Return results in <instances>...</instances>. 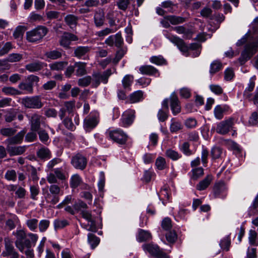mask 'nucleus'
Returning <instances> with one entry per match:
<instances>
[{"instance_id": "f257e3e1", "label": "nucleus", "mask_w": 258, "mask_h": 258, "mask_svg": "<svg viewBox=\"0 0 258 258\" xmlns=\"http://www.w3.org/2000/svg\"><path fill=\"white\" fill-rule=\"evenodd\" d=\"M48 31V29L45 26H39L26 33L27 40L32 43L39 41L46 35Z\"/></svg>"}, {"instance_id": "f03ea898", "label": "nucleus", "mask_w": 258, "mask_h": 258, "mask_svg": "<svg viewBox=\"0 0 258 258\" xmlns=\"http://www.w3.org/2000/svg\"><path fill=\"white\" fill-rule=\"evenodd\" d=\"M111 74V70L110 69H107L102 73H94L92 74V87L97 88L100 84L101 82L103 84H107L108 78Z\"/></svg>"}, {"instance_id": "7ed1b4c3", "label": "nucleus", "mask_w": 258, "mask_h": 258, "mask_svg": "<svg viewBox=\"0 0 258 258\" xmlns=\"http://www.w3.org/2000/svg\"><path fill=\"white\" fill-rule=\"evenodd\" d=\"M5 249L1 255L3 257L10 256V258H19V254L13 245V240L9 237L4 238Z\"/></svg>"}, {"instance_id": "20e7f679", "label": "nucleus", "mask_w": 258, "mask_h": 258, "mask_svg": "<svg viewBox=\"0 0 258 258\" xmlns=\"http://www.w3.org/2000/svg\"><path fill=\"white\" fill-rule=\"evenodd\" d=\"M21 103L25 108L29 109H40L43 105L38 96L23 98L22 99Z\"/></svg>"}, {"instance_id": "39448f33", "label": "nucleus", "mask_w": 258, "mask_h": 258, "mask_svg": "<svg viewBox=\"0 0 258 258\" xmlns=\"http://www.w3.org/2000/svg\"><path fill=\"white\" fill-rule=\"evenodd\" d=\"M258 47V40L256 42L247 44L244 50L242 52L239 60L241 64L249 59L255 52Z\"/></svg>"}, {"instance_id": "423d86ee", "label": "nucleus", "mask_w": 258, "mask_h": 258, "mask_svg": "<svg viewBox=\"0 0 258 258\" xmlns=\"http://www.w3.org/2000/svg\"><path fill=\"white\" fill-rule=\"evenodd\" d=\"M49 192L45 197L47 203L55 205L59 202L60 188L56 184H52L49 187Z\"/></svg>"}, {"instance_id": "0eeeda50", "label": "nucleus", "mask_w": 258, "mask_h": 258, "mask_svg": "<svg viewBox=\"0 0 258 258\" xmlns=\"http://www.w3.org/2000/svg\"><path fill=\"white\" fill-rule=\"evenodd\" d=\"M30 123V129L33 132H38L40 129L41 125L45 126V118L37 113L33 114L29 118Z\"/></svg>"}, {"instance_id": "6e6552de", "label": "nucleus", "mask_w": 258, "mask_h": 258, "mask_svg": "<svg viewBox=\"0 0 258 258\" xmlns=\"http://www.w3.org/2000/svg\"><path fill=\"white\" fill-rule=\"evenodd\" d=\"M143 248L144 250L147 251L151 255L156 258H169V256L157 245L146 244L143 245Z\"/></svg>"}, {"instance_id": "1a4fd4ad", "label": "nucleus", "mask_w": 258, "mask_h": 258, "mask_svg": "<svg viewBox=\"0 0 258 258\" xmlns=\"http://www.w3.org/2000/svg\"><path fill=\"white\" fill-rule=\"evenodd\" d=\"M87 162L86 157L83 154L78 153L72 157L71 163L76 169L83 170L86 167Z\"/></svg>"}, {"instance_id": "9d476101", "label": "nucleus", "mask_w": 258, "mask_h": 258, "mask_svg": "<svg viewBox=\"0 0 258 258\" xmlns=\"http://www.w3.org/2000/svg\"><path fill=\"white\" fill-rule=\"evenodd\" d=\"M227 187L223 181L216 182L213 187V194L216 198H225L227 196Z\"/></svg>"}, {"instance_id": "9b49d317", "label": "nucleus", "mask_w": 258, "mask_h": 258, "mask_svg": "<svg viewBox=\"0 0 258 258\" xmlns=\"http://www.w3.org/2000/svg\"><path fill=\"white\" fill-rule=\"evenodd\" d=\"M108 134L110 139L119 144H125L127 140V135L120 130L109 131Z\"/></svg>"}, {"instance_id": "f8f14e48", "label": "nucleus", "mask_w": 258, "mask_h": 258, "mask_svg": "<svg viewBox=\"0 0 258 258\" xmlns=\"http://www.w3.org/2000/svg\"><path fill=\"white\" fill-rule=\"evenodd\" d=\"M165 36L171 42L176 45L178 49L182 52H187L188 50V47L184 41L179 37L173 35L166 31Z\"/></svg>"}, {"instance_id": "ddd939ff", "label": "nucleus", "mask_w": 258, "mask_h": 258, "mask_svg": "<svg viewBox=\"0 0 258 258\" xmlns=\"http://www.w3.org/2000/svg\"><path fill=\"white\" fill-rule=\"evenodd\" d=\"M234 124V118L230 117L220 122L217 126L216 132L221 135L227 134Z\"/></svg>"}, {"instance_id": "4468645a", "label": "nucleus", "mask_w": 258, "mask_h": 258, "mask_svg": "<svg viewBox=\"0 0 258 258\" xmlns=\"http://www.w3.org/2000/svg\"><path fill=\"white\" fill-rule=\"evenodd\" d=\"M78 40V37L71 33H64L61 37L59 40L60 45L63 47L69 49L72 41H75Z\"/></svg>"}, {"instance_id": "2eb2a0df", "label": "nucleus", "mask_w": 258, "mask_h": 258, "mask_svg": "<svg viewBox=\"0 0 258 258\" xmlns=\"http://www.w3.org/2000/svg\"><path fill=\"white\" fill-rule=\"evenodd\" d=\"M105 21V13L101 9L96 10L94 15V22L97 27L103 26Z\"/></svg>"}, {"instance_id": "dca6fc26", "label": "nucleus", "mask_w": 258, "mask_h": 258, "mask_svg": "<svg viewBox=\"0 0 258 258\" xmlns=\"http://www.w3.org/2000/svg\"><path fill=\"white\" fill-rule=\"evenodd\" d=\"M74 56L79 59L83 58L90 51V47L87 46H79L74 49Z\"/></svg>"}, {"instance_id": "f3484780", "label": "nucleus", "mask_w": 258, "mask_h": 258, "mask_svg": "<svg viewBox=\"0 0 258 258\" xmlns=\"http://www.w3.org/2000/svg\"><path fill=\"white\" fill-rule=\"evenodd\" d=\"M134 118V111H131L124 112L121 118L122 126L127 127L133 123Z\"/></svg>"}, {"instance_id": "a211bd4d", "label": "nucleus", "mask_w": 258, "mask_h": 258, "mask_svg": "<svg viewBox=\"0 0 258 258\" xmlns=\"http://www.w3.org/2000/svg\"><path fill=\"white\" fill-rule=\"evenodd\" d=\"M170 107L174 115H176L181 111L179 101L175 95H172L170 97Z\"/></svg>"}, {"instance_id": "6ab92c4d", "label": "nucleus", "mask_w": 258, "mask_h": 258, "mask_svg": "<svg viewBox=\"0 0 258 258\" xmlns=\"http://www.w3.org/2000/svg\"><path fill=\"white\" fill-rule=\"evenodd\" d=\"M45 65L44 62L40 61H36L27 64L26 65L25 68L30 72H34L41 70Z\"/></svg>"}, {"instance_id": "aec40b11", "label": "nucleus", "mask_w": 258, "mask_h": 258, "mask_svg": "<svg viewBox=\"0 0 258 258\" xmlns=\"http://www.w3.org/2000/svg\"><path fill=\"white\" fill-rule=\"evenodd\" d=\"M86 65V62L81 61L76 62L74 63L76 76L80 77L87 74Z\"/></svg>"}, {"instance_id": "412c9836", "label": "nucleus", "mask_w": 258, "mask_h": 258, "mask_svg": "<svg viewBox=\"0 0 258 258\" xmlns=\"http://www.w3.org/2000/svg\"><path fill=\"white\" fill-rule=\"evenodd\" d=\"M152 238L151 233L142 229H139L137 236V240L140 242H144L150 240Z\"/></svg>"}, {"instance_id": "4be33fe9", "label": "nucleus", "mask_w": 258, "mask_h": 258, "mask_svg": "<svg viewBox=\"0 0 258 258\" xmlns=\"http://www.w3.org/2000/svg\"><path fill=\"white\" fill-rule=\"evenodd\" d=\"M229 107L227 105H217L214 110L215 117L218 119H221L224 116L225 112L228 110Z\"/></svg>"}, {"instance_id": "5701e85b", "label": "nucleus", "mask_w": 258, "mask_h": 258, "mask_svg": "<svg viewBox=\"0 0 258 258\" xmlns=\"http://www.w3.org/2000/svg\"><path fill=\"white\" fill-rule=\"evenodd\" d=\"M25 134L26 131L23 130L20 132L18 133L14 137L8 139L7 141L9 143V144L11 145L20 144L22 142L24 136Z\"/></svg>"}, {"instance_id": "b1692460", "label": "nucleus", "mask_w": 258, "mask_h": 258, "mask_svg": "<svg viewBox=\"0 0 258 258\" xmlns=\"http://www.w3.org/2000/svg\"><path fill=\"white\" fill-rule=\"evenodd\" d=\"M140 72L144 75H154L158 73V70L152 66H143L139 68Z\"/></svg>"}, {"instance_id": "393cba45", "label": "nucleus", "mask_w": 258, "mask_h": 258, "mask_svg": "<svg viewBox=\"0 0 258 258\" xmlns=\"http://www.w3.org/2000/svg\"><path fill=\"white\" fill-rule=\"evenodd\" d=\"M212 180V176L207 175L203 180L201 181L197 185V188L199 190H203L207 188Z\"/></svg>"}, {"instance_id": "a878e982", "label": "nucleus", "mask_w": 258, "mask_h": 258, "mask_svg": "<svg viewBox=\"0 0 258 258\" xmlns=\"http://www.w3.org/2000/svg\"><path fill=\"white\" fill-rule=\"evenodd\" d=\"M25 150V146L8 147L7 148V151L11 156L22 154Z\"/></svg>"}, {"instance_id": "bb28decb", "label": "nucleus", "mask_w": 258, "mask_h": 258, "mask_svg": "<svg viewBox=\"0 0 258 258\" xmlns=\"http://www.w3.org/2000/svg\"><path fill=\"white\" fill-rule=\"evenodd\" d=\"M166 18L169 20V22L172 25H178L185 22L186 19L185 18L177 16L174 15H168L166 16Z\"/></svg>"}, {"instance_id": "cd10ccee", "label": "nucleus", "mask_w": 258, "mask_h": 258, "mask_svg": "<svg viewBox=\"0 0 258 258\" xmlns=\"http://www.w3.org/2000/svg\"><path fill=\"white\" fill-rule=\"evenodd\" d=\"M16 240L15 241V245L16 247L21 246L22 241H23L27 236L25 232L23 230L17 231L16 232Z\"/></svg>"}, {"instance_id": "c85d7f7f", "label": "nucleus", "mask_w": 258, "mask_h": 258, "mask_svg": "<svg viewBox=\"0 0 258 258\" xmlns=\"http://www.w3.org/2000/svg\"><path fill=\"white\" fill-rule=\"evenodd\" d=\"M254 86V82L250 80L248 87L245 89L243 93V96L245 99L249 100L252 98V94L251 92L253 90Z\"/></svg>"}, {"instance_id": "c756f323", "label": "nucleus", "mask_w": 258, "mask_h": 258, "mask_svg": "<svg viewBox=\"0 0 258 258\" xmlns=\"http://www.w3.org/2000/svg\"><path fill=\"white\" fill-rule=\"evenodd\" d=\"M143 96V92L142 91H137L132 93L130 95V102L134 103L140 101Z\"/></svg>"}, {"instance_id": "7c9ffc66", "label": "nucleus", "mask_w": 258, "mask_h": 258, "mask_svg": "<svg viewBox=\"0 0 258 258\" xmlns=\"http://www.w3.org/2000/svg\"><path fill=\"white\" fill-rule=\"evenodd\" d=\"M2 91L6 95H20L22 92L12 87H4L2 89Z\"/></svg>"}, {"instance_id": "2f4dec72", "label": "nucleus", "mask_w": 258, "mask_h": 258, "mask_svg": "<svg viewBox=\"0 0 258 258\" xmlns=\"http://www.w3.org/2000/svg\"><path fill=\"white\" fill-rule=\"evenodd\" d=\"M78 18L74 15H68L64 18V21L68 25L72 28L77 24Z\"/></svg>"}, {"instance_id": "473e14b6", "label": "nucleus", "mask_w": 258, "mask_h": 258, "mask_svg": "<svg viewBox=\"0 0 258 258\" xmlns=\"http://www.w3.org/2000/svg\"><path fill=\"white\" fill-rule=\"evenodd\" d=\"M17 111L14 109H11L6 112L5 115V121L7 122H11L16 118Z\"/></svg>"}, {"instance_id": "72a5a7b5", "label": "nucleus", "mask_w": 258, "mask_h": 258, "mask_svg": "<svg viewBox=\"0 0 258 258\" xmlns=\"http://www.w3.org/2000/svg\"><path fill=\"white\" fill-rule=\"evenodd\" d=\"M68 64L67 61H57L49 65L50 68L53 71H61Z\"/></svg>"}, {"instance_id": "f704fd0d", "label": "nucleus", "mask_w": 258, "mask_h": 258, "mask_svg": "<svg viewBox=\"0 0 258 258\" xmlns=\"http://www.w3.org/2000/svg\"><path fill=\"white\" fill-rule=\"evenodd\" d=\"M165 155L172 160H177L181 157V155L179 154L177 151L169 149L166 151Z\"/></svg>"}, {"instance_id": "c9c22d12", "label": "nucleus", "mask_w": 258, "mask_h": 258, "mask_svg": "<svg viewBox=\"0 0 258 258\" xmlns=\"http://www.w3.org/2000/svg\"><path fill=\"white\" fill-rule=\"evenodd\" d=\"M26 224L30 230L34 231L38 227V220L36 218H31L26 221Z\"/></svg>"}, {"instance_id": "e433bc0d", "label": "nucleus", "mask_w": 258, "mask_h": 258, "mask_svg": "<svg viewBox=\"0 0 258 258\" xmlns=\"http://www.w3.org/2000/svg\"><path fill=\"white\" fill-rule=\"evenodd\" d=\"M25 81L31 86V88H33V86L38 85V83L39 81V78L37 76L31 75L26 78Z\"/></svg>"}, {"instance_id": "4c0bfd02", "label": "nucleus", "mask_w": 258, "mask_h": 258, "mask_svg": "<svg viewBox=\"0 0 258 258\" xmlns=\"http://www.w3.org/2000/svg\"><path fill=\"white\" fill-rule=\"evenodd\" d=\"M88 241L92 247L94 248L99 243L100 240L98 237L92 233H89L88 235Z\"/></svg>"}, {"instance_id": "58836bf2", "label": "nucleus", "mask_w": 258, "mask_h": 258, "mask_svg": "<svg viewBox=\"0 0 258 258\" xmlns=\"http://www.w3.org/2000/svg\"><path fill=\"white\" fill-rule=\"evenodd\" d=\"M25 31V27L22 26H18L14 31L13 36L15 39H21Z\"/></svg>"}, {"instance_id": "ea45409f", "label": "nucleus", "mask_w": 258, "mask_h": 258, "mask_svg": "<svg viewBox=\"0 0 258 258\" xmlns=\"http://www.w3.org/2000/svg\"><path fill=\"white\" fill-rule=\"evenodd\" d=\"M45 55L47 58L51 59H56L61 57V53L56 50L47 51L45 53Z\"/></svg>"}, {"instance_id": "a19ab883", "label": "nucleus", "mask_w": 258, "mask_h": 258, "mask_svg": "<svg viewBox=\"0 0 258 258\" xmlns=\"http://www.w3.org/2000/svg\"><path fill=\"white\" fill-rule=\"evenodd\" d=\"M92 83V77L88 76L79 79L78 81V84L81 87H87L91 83Z\"/></svg>"}, {"instance_id": "79ce46f5", "label": "nucleus", "mask_w": 258, "mask_h": 258, "mask_svg": "<svg viewBox=\"0 0 258 258\" xmlns=\"http://www.w3.org/2000/svg\"><path fill=\"white\" fill-rule=\"evenodd\" d=\"M157 168L162 170L166 168L167 165L165 159L162 157H159L157 158L155 162Z\"/></svg>"}, {"instance_id": "37998d69", "label": "nucleus", "mask_w": 258, "mask_h": 258, "mask_svg": "<svg viewBox=\"0 0 258 258\" xmlns=\"http://www.w3.org/2000/svg\"><path fill=\"white\" fill-rule=\"evenodd\" d=\"M150 60L151 62L157 65H163L167 63L166 60L161 55L152 56Z\"/></svg>"}, {"instance_id": "c03bdc74", "label": "nucleus", "mask_w": 258, "mask_h": 258, "mask_svg": "<svg viewBox=\"0 0 258 258\" xmlns=\"http://www.w3.org/2000/svg\"><path fill=\"white\" fill-rule=\"evenodd\" d=\"M50 225V221L48 220L43 219L38 222V228L40 232H45Z\"/></svg>"}, {"instance_id": "a18cd8bd", "label": "nucleus", "mask_w": 258, "mask_h": 258, "mask_svg": "<svg viewBox=\"0 0 258 258\" xmlns=\"http://www.w3.org/2000/svg\"><path fill=\"white\" fill-rule=\"evenodd\" d=\"M97 124V119L95 117H90L85 119V125L86 127L92 128Z\"/></svg>"}, {"instance_id": "49530a36", "label": "nucleus", "mask_w": 258, "mask_h": 258, "mask_svg": "<svg viewBox=\"0 0 258 258\" xmlns=\"http://www.w3.org/2000/svg\"><path fill=\"white\" fill-rule=\"evenodd\" d=\"M116 6H117L119 10H122L123 11H125L130 4V0H117L116 2Z\"/></svg>"}, {"instance_id": "de8ad7c7", "label": "nucleus", "mask_w": 258, "mask_h": 258, "mask_svg": "<svg viewBox=\"0 0 258 258\" xmlns=\"http://www.w3.org/2000/svg\"><path fill=\"white\" fill-rule=\"evenodd\" d=\"M222 67V63L220 61L215 60L211 64L210 73L211 74H214L219 71L221 69Z\"/></svg>"}, {"instance_id": "09e8293b", "label": "nucleus", "mask_w": 258, "mask_h": 258, "mask_svg": "<svg viewBox=\"0 0 258 258\" xmlns=\"http://www.w3.org/2000/svg\"><path fill=\"white\" fill-rule=\"evenodd\" d=\"M134 80V77L130 75H126L122 79V83L124 89L129 88Z\"/></svg>"}, {"instance_id": "8fccbe9b", "label": "nucleus", "mask_w": 258, "mask_h": 258, "mask_svg": "<svg viewBox=\"0 0 258 258\" xmlns=\"http://www.w3.org/2000/svg\"><path fill=\"white\" fill-rule=\"evenodd\" d=\"M172 221L170 218L166 217L161 222V227L164 230L168 231L172 228Z\"/></svg>"}, {"instance_id": "3c124183", "label": "nucleus", "mask_w": 258, "mask_h": 258, "mask_svg": "<svg viewBox=\"0 0 258 258\" xmlns=\"http://www.w3.org/2000/svg\"><path fill=\"white\" fill-rule=\"evenodd\" d=\"M172 123L170 125V131L172 133L176 132L179 130L182 129V125L181 122L179 121H175L174 118L171 120Z\"/></svg>"}, {"instance_id": "603ef678", "label": "nucleus", "mask_w": 258, "mask_h": 258, "mask_svg": "<svg viewBox=\"0 0 258 258\" xmlns=\"http://www.w3.org/2000/svg\"><path fill=\"white\" fill-rule=\"evenodd\" d=\"M73 208L75 211L79 212L88 208L87 205L82 201H79L73 205Z\"/></svg>"}, {"instance_id": "864d4df0", "label": "nucleus", "mask_w": 258, "mask_h": 258, "mask_svg": "<svg viewBox=\"0 0 258 258\" xmlns=\"http://www.w3.org/2000/svg\"><path fill=\"white\" fill-rule=\"evenodd\" d=\"M69 225V222L67 220L56 219L54 221V227L55 229L63 228Z\"/></svg>"}, {"instance_id": "5fc2aeb1", "label": "nucleus", "mask_w": 258, "mask_h": 258, "mask_svg": "<svg viewBox=\"0 0 258 258\" xmlns=\"http://www.w3.org/2000/svg\"><path fill=\"white\" fill-rule=\"evenodd\" d=\"M81 178L78 174H75L72 176L71 181V186L72 188H76L81 183Z\"/></svg>"}, {"instance_id": "6e6d98bb", "label": "nucleus", "mask_w": 258, "mask_h": 258, "mask_svg": "<svg viewBox=\"0 0 258 258\" xmlns=\"http://www.w3.org/2000/svg\"><path fill=\"white\" fill-rule=\"evenodd\" d=\"M192 174L191 178L197 180L204 174V170L202 167H199L192 170Z\"/></svg>"}, {"instance_id": "4d7b16f0", "label": "nucleus", "mask_w": 258, "mask_h": 258, "mask_svg": "<svg viewBox=\"0 0 258 258\" xmlns=\"http://www.w3.org/2000/svg\"><path fill=\"white\" fill-rule=\"evenodd\" d=\"M230 244V239L228 237L223 238L220 243L221 248L226 251H228L229 250Z\"/></svg>"}, {"instance_id": "13d9d810", "label": "nucleus", "mask_w": 258, "mask_h": 258, "mask_svg": "<svg viewBox=\"0 0 258 258\" xmlns=\"http://www.w3.org/2000/svg\"><path fill=\"white\" fill-rule=\"evenodd\" d=\"M5 178L8 180L16 181L17 179V173L15 170H8L5 175Z\"/></svg>"}, {"instance_id": "bf43d9fd", "label": "nucleus", "mask_w": 258, "mask_h": 258, "mask_svg": "<svg viewBox=\"0 0 258 258\" xmlns=\"http://www.w3.org/2000/svg\"><path fill=\"white\" fill-rule=\"evenodd\" d=\"M16 133V130L13 128H4L0 131V133L4 136L10 137Z\"/></svg>"}, {"instance_id": "052dcab7", "label": "nucleus", "mask_w": 258, "mask_h": 258, "mask_svg": "<svg viewBox=\"0 0 258 258\" xmlns=\"http://www.w3.org/2000/svg\"><path fill=\"white\" fill-rule=\"evenodd\" d=\"M18 88L21 90L27 91L28 93H32L33 92V88H31V86L26 81L21 82L18 85Z\"/></svg>"}, {"instance_id": "680f3d73", "label": "nucleus", "mask_w": 258, "mask_h": 258, "mask_svg": "<svg viewBox=\"0 0 258 258\" xmlns=\"http://www.w3.org/2000/svg\"><path fill=\"white\" fill-rule=\"evenodd\" d=\"M37 156L41 158L44 159L49 158L50 151L47 148H41L37 152Z\"/></svg>"}, {"instance_id": "e2e57ef3", "label": "nucleus", "mask_w": 258, "mask_h": 258, "mask_svg": "<svg viewBox=\"0 0 258 258\" xmlns=\"http://www.w3.org/2000/svg\"><path fill=\"white\" fill-rule=\"evenodd\" d=\"M30 198L33 200H36V196L39 193V188L38 185H31L30 187Z\"/></svg>"}, {"instance_id": "0e129e2a", "label": "nucleus", "mask_w": 258, "mask_h": 258, "mask_svg": "<svg viewBox=\"0 0 258 258\" xmlns=\"http://www.w3.org/2000/svg\"><path fill=\"white\" fill-rule=\"evenodd\" d=\"M27 191L23 187L18 186L15 192L16 197L18 199H24L26 196Z\"/></svg>"}, {"instance_id": "69168bd1", "label": "nucleus", "mask_w": 258, "mask_h": 258, "mask_svg": "<svg viewBox=\"0 0 258 258\" xmlns=\"http://www.w3.org/2000/svg\"><path fill=\"white\" fill-rule=\"evenodd\" d=\"M62 122L64 125L68 130L74 131L75 129L76 126L74 124L71 118L67 117L63 119Z\"/></svg>"}, {"instance_id": "338daca9", "label": "nucleus", "mask_w": 258, "mask_h": 258, "mask_svg": "<svg viewBox=\"0 0 258 258\" xmlns=\"http://www.w3.org/2000/svg\"><path fill=\"white\" fill-rule=\"evenodd\" d=\"M180 149L186 156H190L192 154V151L189 149V144L188 142H184Z\"/></svg>"}, {"instance_id": "774afa93", "label": "nucleus", "mask_w": 258, "mask_h": 258, "mask_svg": "<svg viewBox=\"0 0 258 258\" xmlns=\"http://www.w3.org/2000/svg\"><path fill=\"white\" fill-rule=\"evenodd\" d=\"M12 48V44L10 42H6L4 46L0 49V56L7 54Z\"/></svg>"}]
</instances>
